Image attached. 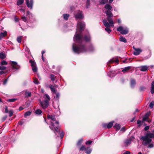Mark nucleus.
<instances>
[{
	"label": "nucleus",
	"mask_w": 154,
	"mask_h": 154,
	"mask_svg": "<svg viewBox=\"0 0 154 154\" xmlns=\"http://www.w3.org/2000/svg\"><path fill=\"white\" fill-rule=\"evenodd\" d=\"M85 26V23L82 21L78 23L76 31L73 37L74 43L72 45V50L74 52L77 54L82 53L86 52L88 51H93L94 48L92 45L90 46L87 49L83 44V40L86 42H88L91 40L90 34L88 33L85 35L83 38L82 35V31Z\"/></svg>",
	"instance_id": "f257e3e1"
},
{
	"label": "nucleus",
	"mask_w": 154,
	"mask_h": 154,
	"mask_svg": "<svg viewBox=\"0 0 154 154\" xmlns=\"http://www.w3.org/2000/svg\"><path fill=\"white\" fill-rule=\"evenodd\" d=\"M48 119H51V125L49 127L50 129L56 133V131H58V127H59V122L58 121H56L55 116L54 115L47 116Z\"/></svg>",
	"instance_id": "f03ea898"
},
{
	"label": "nucleus",
	"mask_w": 154,
	"mask_h": 154,
	"mask_svg": "<svg viewBox=\"0 0 154 154\" xmlns=\"http://www.w3.org/2000/svg\"><path fill=\"white\" fill-rule=\"evenodd\" d=\"M154 138V133H153L148 131L145 134L144 136H142L140 138V140H143V144L144 145L149 144L151 141L152 140L150 138Z\"/></svg>",
	"instance_id": "7ed1b4c3"
},
{
	"label": "nucleus",
	"mask_w": 154,
	"mask_h": 154,
	"mask_svg": "<svg viewBox=\"0 0 154 154\" xmlns=\"http://www.w3.org/2000/svg\"><path fill=\"white\" fill-rule=\"evenodd\" d=\"M104 8L107 10L105 12V14L107 16V20L112 22V17H113V15L111 11L112 10V7L109 4H106L105 5Z\"/></svg>",
	"instance_id": "20e7f679"
},
{
	"label": "nucleus",
	"mask_w": 154,
	"mask_h": 154,
	"mask_svg": "<svg viewBox=\"0 0 154 154\" xmlns=\"http://www.w3.org/2000/svg\"><path fill=\"white\" fill-rule=\"evenodd\" d=\"M109 23H108L106 20H104L103 21V23L104 26L106 27L105 30L109 33L111 32V30L109 28L110 26H114V22L112 20V22H110V21L108 20Z\"/></svg>",
	"instance_id": "39448f33"
},
{
	"label": "nucleus",
	"mask_w": 154,
	"mask_h": 154,
	"mask_svg": "<svg viewBox=\"0 0 154 154\" xmlns=\"http://www.w3.org/2000/svg\"><path fill=\"white\" fill-rule=\"evenodd\" d=\"M117 30L121 34L124 35L127 34L128 32V29L126 27H123L122 26H120L117 28Z\"/></svg>",
	"instance_id": "423d86ee"
},
{
	"label": "nucleus",
	"mask_w": 154,
	"mask_h": 154,
	"mask_svg": "<svg viewBox=\"0 0 154 154\" xmlns=\"http://www.w3.org/2000/svg\"><path fill=\"white\" fill-rule=\"evenodd\" d=\"M10 63L13 69L18 70L20 69V66L16 62L11 61Z\"/></svg>",
	"instance_id": "0eeeda50"
},
{
	"label": "nucleus",
	"mask_w": 154,
	"mask_h": 154,
	"mask_svg": "<svg viewBox=\"0 0 154 154\" xmlns=\"http://www.w3.org/2000/svg\"><path fill=\"white\" fill-rule=\"evenodd\" d=\"M84 15L82 11H78L75 15V17L76 19H82L84 18Z\"/></svg>",
	"instance_id": "6e6552de"
},
{
	"label": "nucleus",
	"mask_w": 154,
	"mask_h": 154,
	"mask_svg": "<svg viewBox=\"0 0 154 154\" xmlns=\"http://www.w3.org/2000/svg\"><path fill=\"white\" fill-rule=\"evenodd\" d=\"M40 103L42 108L44 109L47 108L49 105V102L46 100H44L43 101L40 100Z\"/></svg>",
	"instance_id": "1a4fd4ad"
},
{
	"label": "nucleus",
	"mask_w": 154,
	"mask_h": 154,
	"mask_svg": "<svg viewBox=\"0 0 154 154\" xmlns=\"http://www.w3.org/2000/svg\"><path fill=\"white\" fill-rule=\"evenodd\" d=\"M29 62L31 63V66L32 67V69L34 72H36L37 71V68L36 66L35 63L32 60H30Z\"/></svg>",
	"instance_id": "9d476101"
},
{
	"label": "nucleus",
	"mask_w": 154,
	"mask_h": 154,
	"mask_svg": "<svg viewBox=\"0 0 154 154\" xmlns=\"http://www.w3.org/2000/svg\"><path fill=\"white\" fill-rule=\"evenodd\" d=\"M25 2L27 7L32 9V8L33 1V0H25Z\"/></svg>",
	"instance_id": "9b49d317"
},
{
	"label": "nucleus",
	"mask_w": 154,
	"mask_h": 154,
	"mask_svg": "<svg viewBox=\"0 0 154 154\" xmlns=\"http://www.w3.org/2000/svg\"><path fill=\"white\" fill-rule=\"evenodd\" d=\"M133 48L134 51V54L135 55H139L142 51V50L139 48H135L134 46Z\"/></svg>",
	"instance_id": "f8f14e48"
},
{
	"label": "nucleus",
	"mask_w": 154,
	"mask_h": 154,
	"mask_svg": "<svg viewBox=\"0 0 154 154\" xmlns=\"http://www.w3.org/2000/svg\"><path fill=\"white\" fill-rule=\"evenodd\" d=\"M59 127H58V131H55L56 133L54 132L55 134H56L57 137H59V135H60V138L61 139H62L64 135V134L63 133V131H62L61 132L60 131L59 129Z\"/></svg>",
	"instance_id": "ddd939ff"
},
{
	"label": "nucleus",
	"mask_w": 154,
	"mask_h": 154,
	"mask_svg": "<svg viewBox=\"0 0 154 154\" xmlns=\"http://www.w3.org/2000/svg\"><path fill=\"white\" fill-rule=\"evenodd\" d=\"M113 121H111L108 124H103V127L105 128H109L112 126L113 125Z\"/></svg>",
	"instance_id": "4468645a"
},
{
	"label": "nucleus",
	"mask_w": 154,
	"mask_h": 154,
	"mask_svg": "<svg viewBox=\"0 0 154 154\" xmlns=\"http://www.w3.org/2000/svg\"><path fill=\"white\" fill-rule=\"evenodd\" d=\"M133 137H131L130 138H128L126 139L124 142L126 146H128L130 145L131 143V141L132 140Z\"/></svg>",
	"instance_id": "2eb2a0df"
},
{
	"label": "nucleus",
	"mask_w": 154,
	"mask_h": 154,
	"mask_svg": "<svg viewBox=\"0 0 154 154\" xmlns=\"http://www.w3.org/2000/svg\"><path fill=\"white\" fill-rule=\"evenodd\" d=\"M136 84L135 80L133 79H131L130 80V85L131 88H133L134 87Z\"/></svg>",
	"instance_id": "dca6fc26"
},
{
	"label": "nucleus",
	"mask_w": 154,
	"mask_h": 154,
	"mask_svg": "<svg viewBox=\"0 0 154 154\" xmlns=\"http://www.w3.org/2000/svg\"><path fill=\"white\" fill-rule=\"evenodd\" d=\"M119 62V60L118 59H116L115 60H114L113 59H112L110 60L108 62L107 64L108 65L109 63H114V62H116L117 63H118Z\"/></svg>",
	"instance_id": "f3484780"
},
{
	"label": "nucleus",
	"mask_w": 154,
	"mask_h": 154,
	"mask_svg": "<svg viewBox=\"0 0 154 154\" xmlns=\"http://www.w3.org/2000/svg\"><path fill=\"white\" fill-rule=\"evenodd\" d=\"M43 97L45 99L44 100H48V102H49L50 100V97L47 94H45L43 96Z\"/></svg>",
	"instance_id": "a211bd4d"
},
{
	"label": "nucleus",
	"mask_w": 154,
	"mask_h": 154,
	"mask_svg": "<svg viewBox=\"0 0 154 154\" xmlns=\"http://www.w3.org/2000/svg\"><path fill=\"white\" fill-rule=\"evenodd\" d=\"M7 35V32L5 31L4 32L0 33V40H1L3 37H5Z\"/></svg>",
	"instance_id": "6ab92c4d"
},
{
	"label": "nucleus",
	"mask_w": 154,
	"mask_h": 154,
	"mask_svg": "<svg viewBox=\"0 0 154 154\" xmlns=\"http://www.w3.org/2000/svg\"><path fill=\"white\" fill-rule=\"evenodd\" d=\"M49 88H50L51 92L54 93H56L57 91L54 88V86L52 85H50Z\"/></svg>",
	"instance_id": "aec40b11"
},
{
	"label": "nucleus",
	"mask_w": 154,
	"mask_h": 154,
	"mask_svg": "<svg viewBox=\"0 0 154 154\" xmlns=\"http://www.w3.org/2000/svg\"><path fill=\"white\" fill-rule=\"evenodd\" d=\"M148 67L146 66H142L140 67V70L142 71L145 72L147 70Z\"/></svg>",
	"instance_id": "412c9836"
},
{
	"label": "nucleus",
	"mask_w": 154,
	"mask_h": 154,
	"mask_svg": "<svg viewBox=\"0 0 154 154\" xmlns=\"http://www.w3.org/2000/svg\"><path fill=\"white\" fill-rule=\"evenodd\" d=\"M114 72L113 71H110L108 73V75L110 77H114L115 75Z\"/></svg>",
	"instance_id": "4be33fe9"
},
{
	"label": "nucleus",
	"mask_w": 154,
	"mask_h": 154,
	"mask_svg": "<svg viewBox=\"0 0 154 154\" xmlns=\"http://www.w3.org/2000/svg\"><path fill=\"white\" fill-rule=\"evenodd\" d=\"M113 127L116 129L117 131H118L120 128L121 126L119 124L116 123L113 126Z\"/></svg>",
	"instance_id": "5701e85b"
},
{
	"label": "nucleus",
	"mask_w": 154,
	"mask_h": 154,
	"mask_svg": "<svg viewBox=\"0 0 154 154\" xmlns=\"http://www.w3.org/2000/svg\"><path fill=\"white\" fill-rule=\"evenodd\" d=\"M24 95L26 97H30L31 95V93L30 92L26 91L25 92Z\"/></svg>",
	"instance_id": "b1692460"
},
{
	"label": "nucleus",
	"mask_w": 154,
	"mask_h": 154,
	"mask_svg": "<svg viewBox=\"0 0 154 154\" xmlns=\"http://www.w3.org/2000/svg\"><path fill=\"white\" fill-rule=\"evenodd\" d=\"M151 92L152 94L154 93V81H153L151 84Z\"/></svg>",
	"instance_id": "393cba45"
},
{
	"label": "nucleus",
	"mask_w": 154,
	"mask_h": 154,
	"mask_svg": "<svg viewBox=\"0 0 154 154\" xmlns=\"http://www.w3.org/2000/svg\"><path fill=\"white\" fill-rule=\"evenodd\" d=\"M119 40L121 42H123L125 43H126L127 42L126 39L125 37L122 36L120 37Z\"/></svg>",
	"instance_id": "a878e982"
},
{
	"label": "nucleus",
	"mask_w": 154,
	"mask_h": 154,
	"mask_svg": "<svg viewBox=\"0 0 154 154\" xmlns=\"http://www.w3.org/2000/svg\"><path fill=\"white\" fill-rule=\"evenodd\" d=\"M27 16L29 18V20L31 21V19L32 17V15L31 13H30L29 11H27Z\"/></svg>",
	"instance_id": "bb28decb"
},
{
	"label": "nucleus",
	"mask_w": 154,
	"mask_h": 154,
	"mask_svg": "<svg viewBox=\"0 0 154 154\" xmlns=\"http://www.w3.org/2000/svg\"><path fill=\"white\" fill-rule=\"evenodd\" d=\"M92 151V149L90 148V147H88L86 150V153L87 154H90Z\"/></svg>",
	"instance_id": "cd10ccee"
},
{
	"label": "nucleus",
	"mask_w": 154,
	"mask_h": 154,
	"mask_svg": "<svg viewBox=\"0 0 154 154\" xmlns=\"http://www.w3.org/2000/svg\"><path fill=\"white\" fill-rule=\"evenodd\" d=\"M131 68V67L130 66L125 67L122 70V72H125L128 71V70L130 69Z\"/></svg>",
	"instance_id": "c85d7f7f"
},
{
	"label": "nucleus",
	"mask_w": 154,
	"mask_h": 154,
	"mask_svg": "<svg viewBox=\"0 0 154 154\" xmlns=\"http://www.w3.org/2000/svg\"><path fill=\"white\" fill-rule=\"evenodd\" d=\"M24 2V0H18L17 2V5H22Z\"/></svg>",
	"instance_id": "c756f323"
},
{
	"label": "nucleus",
	"mask_w": 154,
	"mask_h": 154,
	"mask_svg": "<svg viewBox=\"0 0 154 154\" xmlns=\"http://www.w3.org/2000/svg\"><path fill=\"white\" fill-rule=\"evenodd\" d=\"M35 113L38 115H40L42 113V111L40 109H37L35 111Z\"/></svg>",
	"instance_id": "7c9ffc66"
},
{
	"label": "nucleus",
	"mask_w": 154,
	"mask_h": 154,
	"mask_svg": "<svg viewBox=\"0 0 154 154\" xmlns=\"http://www.w3.org/2000/svg\"><path fill=\"white\" fill-rule=\"evenodd\" d=\"M6 57L5 54L4 53L2 52L0 53V58L2 59H4Z\"/></svg>",
	"instance_id": "2f4dec72"
},
{
	"label": "nucleus",
	"mask_w": 154,
	"mask_h": 154,
	"mask_svg": "<svg viewBox=\"0 0 154 154\" xmlns=\"http://www.w3.org/2000/svg\"><path fill=\"white\" fill-rule=\"evenodd\" d=\"M108 2V0H101L100 1V3L101 5H104Z\"/></svg>",
	"instance_id": "473e14b6"
},
{
	"label": "nucleus",
	"mask_w": 154,
	"mask_h": 154,
	"mask_svg": "<svg viewBox=\"0 0 154 154\" xmlns=\"http://www.w3.org/2000/svg\"><path fill=\"white\" fill-rule=\"evenodd\" d=\"M69 15L67 14H63V18L66 20H68L69 17Z\"/></svg>",
	"instance_id": "72a5a7b5"
},
{
	"label": "nucleus",
	"mask_w": 154,
	"mask_h": 154,
	"mask_svg": "<svg viewBox=\"0 0 154 154\" xmlns=\"http://www.w3.org/2000/svg\"><path fill=\"white\" fill-rule=\"evenodd\" d=\"M21 18L22 20L26 22H29V20L27 18L25 17H21Z\"/></svg>",
	"instance_id": "f704fd0d"
},
{
	"label": "nucleus",
	"mask_w": 154,
	"mask_h": 154,
	"mask_svg": "<svg viewBox=\"0 0 154 154\" xmlns=\"http://www.w3.org/2000/svg\"><path fill=\"white\" fill-rule=\"evenodd\" d=\"M8 64V63L5 60H2L0 63V65H7Z\"/></svg>",
	"instance_id": "c9c22d12"
},
{
	"label": "nucleus",
	"mask_w": 154,
	"mask_h": 154,
	"mask_svg": "<svg viewBox=\"0 0 154 154\" xmlns=\"http://www.w3.org/2000/svg\"><path fill=\"white\" fill-rule=\"evenodd\" d=\"M31 112L30 111H28L26 112L24 114V116L26 117L28 116H29L31 115Z\"/></svg>",
	"instance_id": "e433bc0d"
},
{
	"label": "nucleus",
	"mask_w": 154,
	"mask_h": 154,
	"mask_svg": "<svg viewBox=\"0 0 154 154\" xmlns=\"http://www.w3.org/2000/svg\"><path fill=\"white\" fill-rule=\"evenodd\" d=\"M17 100V99L15 98L10 99L7 100V101L9 102H14Z\"/></svg>",
	"instance_id": "4c0bfd02"
},
{
	"label": "nucleus",
	"mask_w": 154,
	"mask_h": 154,
	"mask_svg": "<svg viewBox=\"0 0 154 154\" xmlns=\"http://www.w3.org/2000/svg\"><path fill=\"white\" fill-rule=\"evenodd\" d=\"M22 38V36H20L18 37L17 38V41L19 43H20L21 42V40Z\"/></svg>",
	"instance_id": "58836bf2"
},
{
	"label": "nucleus",
	"mask_w": 154,
	"mask_h": 154,
	"mask_svg": "<svg viewBox=\"0 0 154 154\" xmlns=\"http://www.w3.org/2000/svg\"><path fill=\"white\" fill-rule=\"evenodd\" d=\"M60 97V94L59 93H57L56 94V96L55 97V99L57 100H59Z\"/></svg>",
	"instance_id": "ea45409f"
},
{
	"label": "nucleus",
	"mask_w": 154,
	"mask_h": 154,
	"mask_svg": "<svg viewBox=\"0 0 154 154\" xmlns=\"http://www.w3.org/2000/svg\"><path fill=\"white\" fill-rule=\"evenodd\" d=\"M148 114H146L145 116L143 118V121H145L147 120L148 117Z\"/></svg>",
	"instance_id": "a19ab883"
},
{
	"label": "nucleus",
	"mask_w": 154,
	"mask_h": 154,
	"mask_svg": "<svg viewBox=\"0 0 154 154\" xmlns=\"http://www.w3.org/2000/svg\"><path fill=\"white\" fill-rule=\"evenodd\" d=\"M154 104V102L153 101H152L149 104V107L150 108H152L153 107V106Z\"/></svg>",
	"instance_id": "79ce46f5"
},
{
	"label": "nucleus",
	"mask_w": 154,
	"mask_h": 154,
	"mask_svg": "<svg viewBox=\"0 0 154 154\" xmlns=\"http://www.w3.org/2000/svg\"><path fill=\"white\" fill-rule=\"evenodd\" d=\"M8 113L9 114V116L10 117H11L13 115L14 112L12 110H10L9 111Z\"/></svg>",
	"instance_id": "37998d69"
},
{
	"label": "nucleus",
	"mask_w": 154,
	"mask_h": 154,
	"mask_svg": "<svg viewBox=\"0 0 154 154\" xmlns=\"http://www.w3.org/2000/svg\"><path fill=\"white\" fill-rule=\"evenodd\" d=\"M50 78L52 81H54L55 79L54 75L53 74H51L50 76Z\"/></svg>",
	"instance_id": "c03bdc74"
},
{
	"label": "nucleus",
	"mask_w": 154,
	"mask_h": 154,
	"mask_svg": "<svg viewBox=\"0 0 154 154\" xmlns=\"http://www.w3.org/2000/svg\"><path fill=\"white\" fill-rule=\"evenodd\" d=\"M34 83L36 84H39V82L37 79H34L33 81Z\"/></svg>",
	"instance_id": "a18cd8bd"
},
{
	"label": "nucleus",
	"mask_w": 154,
	"mask_h": 154,
	"mask_svg": "<svg viewBox=\"0 0 154 154\" xmlns=\"http://www.w3.org/2000/svg\"><path fill=\"white\" fill-rule=\"evenodd\" d=\"M25 122V120L22 119L20 120L18 123V124L20 125H22Z\"/></svg>",
	"instance_id": "49530a36"
},
{
	"label": "nucleus",
	"mask_w": 154,
	"mask_h": 154,
	"mask_svg": "<svg viewBox=\"0 0 154 154\" xmlns=\"http://www.w3.org/2000/svg\"><path fill=\"white\" fill-rule=\"evenodd\" d=\"M90 0H87L86 2V7L88 8L90 5Z\"/></svg>",
	"instance_id": "de8ad7c7"
},
{
	"label": "nucleus",
	"mask_w": 154,
	"mask_h": 154,
	"mask_svg": "<svg viewBox=\"0 0 154 154\" xmlns=\"http://www.w3.org/2000/svg\"><path fill=\"white\" fill-rule=\"evenodd\" d=\"M6 68V67L3 65H1V66H0V70H5Z\"/></svg>",
	"instance_id": "09e8293b"
},
{
	"label": "nucleus",
	"mask_w": 154,
	"mask_h": 154,
	"mask_svg": "<svg viewBox=\"0 0 154 154\" xmlns=\"http://www.w3.org/2000/svg\"><path fill=\"white\" fill-rule=\"evenodd\" d=\"M80 150L83 151L84 150H86V149L85 148V146H84L82 145L80 148Z\"/></svg>",
	"instance_id": "8fccbe9b"
},
{
	"label": "nucleus",
	"mask_w": 154,
	"mask_h": 154,
	"mask_svg": "<svg viewBox=\"0 0 154 154\" xmlns=\"http://www.w3.org/2000/svg\"><path fill=\"white\" fill-rule=\"evenodd\" d=\"M82 140H83L82 139L79 140L77 143V145H81V144L82 143Z\"/></svg>",
	"instance_id": "3c124183"
},
{
	"label": "nucleus",
	"mask_w": 154,
	"mask_h": 154,
	"mask_svg": "<svg viewBox=\"0 0 154 154\" xmlns=\"http://www.w3.org/2000/svg\"><path fill=\"white\" fill-rule=\"evenodd\" d=\"M92 141L91 140H88L85 143L86 145H90L92 143Z\"/></svg>",
	"instance_id": "603ef678"
},
{
	"label": "nucleus",
	"mask_w": 154,
	"mask_h": 154,
	"mask_svg": "<svg viewBox=\"0 0 154 154\" xmlns=\"http://www.w3.org/2000/svg\"><path fill=\"white\" fill-rule=\"evenodd\" d=\"M149 128V126H147L145 127L144 128V129L145 131H147L148 130Z\"/></svg>",
	"instance_id": "864d4df0"
},
{
	"label": "nucleus",
	"mask_w": 154,
	"mask_h": 154,
	"mask_svg": "<svg viewBox=\"0 0 154 154\" xmlns=\"http://www.w3.org/2000/svg\"><path fill=\"white\" fill-rule=\"evenodd\" d=\"M125 130L126 129L124 127H123L121 128V131H122V132H124L125 131Z\"/></svg>",
	"instance_id": "5fc2aeb1"
},
{
	"label": "nucleus",
	"mask_w": 154,
	"mask_h": 154,
	"mask_svg": "<svg viewBox=\"0 0 154 154\" xmlns=\"http://www.w3.org/2000/svg\"><path fill=\"white\" fill-rule=\"evenodd\" d=\"M145 88L143 86H141L140 88V91H143L145 89Z\"/></svg>",
	"instance_id": "6e6d98bb"
},
{
	"label": "nucleus",
	"mask_w": 154,
	"mask_h": 154,
	"mask_svg": "<svg viewBox=\"0 0 154 154\" xmlns=\"http://www.w3.org/2000/svg\"><path fill=\"white\" fill-rule=\"evenodd\" d=\"M9 111H8L7 107H6L5 108V112L6 113H8Z\"/></svg>",
	"instance_id": "4d7b16f0"
},
{
	"label": "nucleus",
	"mask_w": 154,
	"mask_h": 154,
	"mask_svg": "<svg viewBox=\"0 0 154 154\" xmlns=\"http://www.w3.org/2000/svg\"><path fill=\"white\" fill-rule=\"evenodd\" d=\"M25 50L26 51H27L28 53V54H29L30 52L29 49L28 48H25Z\"/></svg>",
	"instance_id": "13d9d810"
},
{
	"label": "nucleus",
	"mask_w": 154,
	"mask_h": 154,
	"mask_svg": "<svg viewBox=\"0 0 154 154\" xmlns=\"http://www.w3.org/2000/svg\"><path fill=\"white\" fill-rule=\"evenodd\" d=\"M7 82V79H5L4 81H3V85H5V84H6Z\"/></svg>",
	"instance_id": "bf43d9fd"
},
{
	"label": "nucleus",
	"mask_w": 154,
	"mask_h": 154,
	"mask_svg": "<svg viewBox=\"0 0 154 154\" xmlns=\"http://www.w3.org/2000/svg\"><path fill=\"white\" fill-rule=\"evenodd\" d=\"M123 154H130V152L129 151H127L124 153Z\"/></svg>",
	"instance_id": "052dcab7"
},
{
	"label": "nucleus",
	"mask_w": 154,
	"mask_h": 154,
	"mask_svg": "<svg viewBox=\"0 0 154 154\" xmlns=\"http://www.w3.org/2000/svg\"><path fill=\"white\" fill-rule=\"evenodd\" d=\"M141 123V121L140 120H138L137 122V123L139 125V126L140 125V124Z\"/></svg>",
	"instance_id": "680f3d73"
},
{
	"label": "nucleus",
	"mask_w": 154,
	"mask_h": 154,
	"mask_svg": "<svg viewBox=\"0 0 154 154\" xmlns=\"http://www.w3.org/2000/svg\"><path fill=\"white\" fill-rule=\"evenodd\" d=\"M7 118V116H5L3 117L2 118V120L3 121H5Z\"/></svg>",
	"instance_id": "e2e57ef3"
},
{
	"label": "nucleus",
	"mask_w": 154,
	"mask_h": 154,
	"mask_svg": "<svg viewBox=\"0 0 154 154\" xmlns=\"http://www.w3.org/2000/svg\"><path fill=\"white\" fill-rule=\"evenodd\" d=\"M14 20L15 21L17 22L19 21V19L18 18H17L16 17H15L14 18Z\"/></svg>",
	"instance_id": "0e129e2a"
},
{
	"label": "nucleus",
	"mask_w": 154,
	"mask_h": 154,
	"mask_svg": "<svg viewBox=\"0 0 154 154\" xmlns=\"http://www.w3.org/2000/svg\"><path fill=\"white\" fill-rule=\"evenodd\" d=\"M153 144H151L149 145L148 147L149 148H152L153 147Z\"/></svg>",
	"instance_id": "69168bd1"
},
{
	"label": "nucleus",
	"mask_w": 154,
	"mask_h": 154,
	"mask_svg": "<svg viewBox=\"0 0 154 154\" xmlns=\"http://www.w3.org/2000/svg\"><path fill=\"white\" fill-rule=\"evenodd\" d=\"M4 73L3 71L0 70V75H2Z\"/></svg>",
	"instance_id": "338daca9"
},
{
	"label": "nucleus",
	"mask_w": 154,
	"mask_h": 154,
	"mask_svg": "<svg viewBox=\"0 0 154 154\" xmlns=\"http://www.w3.org/2000/svg\"><path fill=\"white\" fill-rule=\"evenodd\" d=\"M117 22H118V23H121V20L119 19H118L117 20Z\"/></svg>",
	"instance_id": "774afa93"
}]
</instances>
